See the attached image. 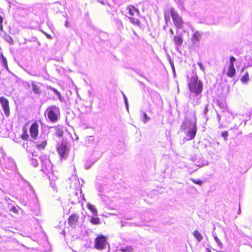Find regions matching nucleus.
<instances>
[{
	"mask_svg": "<svg viewBox=\"0 0 252 252\" xmlns=\"http://www.w3.org/2000/svg\"><path fill=\"white\" fill-rule=\"evenodd\" d=\"M189 87L191 93L198 94L202 92L203 85L200 81H198L197 76H193L191 78Z\"/></svg>",
	"mask_w": 252,
	"mask_h": 252,
	"instance_id": "obj_1",
	"label": "nucleus"
},
{
	"mask_svg": "<svg viewBox=\"0 0 252 252\" xmlns=\"http://www.w3.org/2000/svg\"><path fill=\"white\" fill-rule=\"evenodd\" d=\"M170 13L174 25L176 28V32L178 33V30L183 28L184 26V22L183 21L182 17L179 15L178 13L175 10L174 8H171Z\"/></svg>",
	"mask_w": 252,
	"mask_h": 252,
	"instance_id": "obj_2",
	"label": "nucleus"
},
{
	"mask_svg": "<svg viewBox=\"0 0 252 252\" xmlns=\"http://www.w3.org/2000/svg\"><path fill=\"white\" fill-rule=\"evenodd\" d=\"M46 112L48 119L52 122H55L58 119V115L59 114L60 110L59 107L55 105L49 107Z\"/></svg>",
	"mask_w": 252,
	"mask_h": 252,
	"instance_id": "obj_3",
	"label": "nucleus"
},
{
	"mask_svg": "<svg viewBox=\"0 0 252 252\" xmlns=\"http://www.w3.org/2000/svg\"><path fill=\"white\" fill-rule=\"evenodd\" d=\"M106 245V238L103 236H100L95 239V247L97 250H102Z\"/></svg>",
	"mask_w": 252,
	"mask_h": 252,
	"instance_id": "obj_4",
	"label": "nucleus"
},
{
	"mask_svg": "<svg viewBox=\"0 0 252 252\" xmlns=\"http://www.w3.org/2000/svg\"><path fill=\"white\" fill-rule=\"evenodd\" d=\"M236 59L233 56H231L230 57L229 67L226 72V75L229 77H233L236 73V69L234 65V63Z\"/></svg>",
	"mask_w": 252,
	"mask_h": 252,
	"instance_id": "obj_5",
	"label": "nucleus"
},
{
	"mask_svg": "<svg viewBox=\"0 0 252 252\" xmlns=\"http://www.w3.org/2000/svg\"><path fill=\"white\" fill-rule=\"evenodd\" d=\"M0 103L5 116L8 117L10 115L8 100L5 97L1 96L0 97Z\"/></svg>",
	"mask_w": 252,
	"mask_h": 252,
	"instance_id": "obj_6",
	"label": "nucleus"
},
{
	"mask_svg": "<svg viewBox=\"0 0 252 252\" xmlns=\"http://www.w3.org/2000/svg\"><path fill=\"white\" fill-rule=\"evenodd\" d=\"M57 148L61 159L66 158L68 153V150L66 145L63 144H59Z\"/></svg>",
	"mask_w": 252,
	"mask_h": 252,
	"instance_id": "obj_7",
	"label": "nucleus"
},
{
	"mask_svg": "<svg viewBox=\"0 0 252 252\" xmlns=\"http://www.w3.org/2000/svg\"><path fill=\"white\" fill-rule=\"evenodd\" d=\"M47 135L46 134L41 135L39 140L36 142V147L38 149H43L47 145Z\"/></svg>",
	"mask_w": 252,
	"mask_h": 252,
	"instance_id": "obj_8",
	"label": "nucleus"
},
{
	"mask_svg": "<svg viewBox=\"0 0 252 252\" xmlns=\"http://www.w3.org/2000/svg\"><path fill=\"white\" fill-rule=\"evenodd\" d=\"M79 218V216L77 214H72L68 219V225L72 228L76 227Z\"/></svg>",
	"mask_w": 252,
	"mask_h": 252,
	"instance_id": "obj_9",
	"label": "nucleus"
},
{
	"mask_svg": "<svg viewBox=\"0 0 252 252\" xmlns=\"http://www.w3.org/2000/svg\"><path fill=\"white\" fill-rule=\"evenodd\" d=\"M193 33L191 36V41L192 43L195 45L200 41L203 35V33L202 32L198 31H194L193 30Z\"/></svg>",
	"mask_w": 252,
	"mask_h": 252,
	"instance_id": "obj_10",
	"label": "nucleus"
},
{
	"mask_svg": "<svg viewBox=\"0 0 252 252\" xmlns=\"http://www.w3.org/2000/svg\"><path fill=\"white\" fill-rule=\"evenodd\" d=\"M173 41L176 47L178 49L183 43V37L182 33L178 34L173 36Z\"/></svg>",
	"mask_w": 252,
	"mask_h": 252,
	"instance_id": "obj_11",
	"label": "nucleus"
},
{
	"mask_svg": "<svg viewBox=\"0 0 252 252\" xmlns=\"http://www.w3.org/2000/svg\"><path fill=\"white\" fill-rule=\"evenodd\" d=\"M30 131L32 138L35 139L38 134V125L36 123L32 124L30 127Z\"/></svg>",
	"mask_w": 252,
	"mask_h": 252,
	"instance_id": "obj_12",
	"label": "nucleus"
},
{
	"mask_svg": "<svg viewBox=\"0 0 252 252\" xmlns=\"http://www.w3.org/2000/svg\"><path fill=\"white\" fill-rule=\"evenodd\" d=\"M126 9L130 16H134L135 15V14H136L137 16H139L140 15L139 10L132 5H128Z\"/></svg>",
	"mask_w": 252,
	"mask_h": 252,
	"instance_id": "obj_13",
	"label": "nucleus"
},
{
	"mask_svg": "<svg viewBox=\"0 0 252 252\" xmlns=\"http://www.w3.org/2000/svg\"><path fill=\"white\" fill-rule=\"evenodd\" d=\"M189 127V129L187 132V134L188 136L189 137L190 139H192L196 135L197 129L195 125L191 126Z\"/></svg>",
	"mask_w": 252,
	"mask_h": 252,
	"instance_id": "obj_14",
	"label": "nucleus"
},
{
	"mask_svg": "<svg viewBox=\"0 0 252 252\" xmlns=\"http://www.w3.org/2000/svg\"><path fill=\"white\" fill-rule=\"evenodd\" d=\"M39 83L35 81H32L31 85L32 87V90L33 93L37 94H40L41 93L40 87L38 85Z\"/></svg>",
	"mask_w": 252,
	"mask_h": 252,
	"instance_id": "obj_15",
	"label": "nucleus"
},
{
	"mask_svg": "<svg viewBox=\"0 0 252 252\" xmlns=\"http://www.w3.org/2000/svg\"><path fill=\"white\" fill-rule=\"evenodd\" d=\"M191 126H195V124L191 123L189 121L185 120L183 122L181 126V129L183 131L188 130Z\"/></svg>",
	"mask_w": 252,
	"mask_h": 252,
	"instance_id": "obj_16",
	"label": "nucleus"
},
{
	"mask_svg": "<svg viewBox=\"0 0 252 252\" xmlns=\"http://www.w3.org/2000/svg\"><path fill=\"white\" fill-rule=\"evenodd\" d=\"M206 148L209 155H214L215 154L216 150L212 143H210L208 145H206Z\"/></svg>",
	"mask_w": 252,
	"mask_h": 252,
	"instance_id": "obj_17",
	"label": "nucleus"
},
{
	"mask_svg": "<svg viewBox=\"0 0 252 252\" xmlns=\"http://www.w3.org/2000/svg\"><path fill=\"white\" fill-rule=\"evenodd\" d=\"M212 235H213V236L214 237V239L215 242L217 244L218 247L220 249H222L223 248V244L221 243V241L218 238L216 233L215 232H212Z\"/></svg>",
	"mask_w": 252,
	"mask_h": 252,
	"instance_id": "obj_18",
	"label": "nucleus"
},
{
	"mask_svg": "<svg viewBox=\"0 0 252 252\" xmlns=\"http://www.w3.org/2000/svg\"><path fill=\"white\" fill-rule=\"evenodd\" d=\"M87 208L91 211L92 213L95 215H97V211L96 208H95V206L91 204V203H88L87 205Z\"/></svg>",
	"mask_w": 252,
	"mask_h": 252,
	"instance_id": "obj_19",
	"label": "nucleus"
},
{
	"mask_svg": "<svg viewBox=\"0 0 252 252\" xmlns=\"http://www.w3.org/2000/svg\"><path fill=\"white\" fill-rule=\"evenodd\" d=\"M140 115L141 118H142V121L144 123H147L150 119V118L147 115V114L143 111H141Z\"/></svg>",
	"mask_w": 252,
	"mask_h": 252,
	"instance_id": "obj_20",
	"label": "nucleus"
},
{
	"mask_svg": "<svg viewBox=\"0 0 252 252\" xmlns=\"http://www.w3.org/2000/svg\"><path fill=\"white\" fill-rule=\"evenodd\" d=\"M55 130L56 135L59 137H62L63 136V127L60 126H56L55 127Z\"/></svg>",
	"mask_w": 252,
	"mask_h": 252,
	"instance_id": "obj_21",
	"label": "nucleus"
},
{
	"mask_svg": "<svg viewBox=\"0 0 252 252\" xmlns=\"http://www.w3.org/2000/svg\"><path fill=\"white\" fill-rule=\"evenodd\" d=\"M193 235L199 242L203 240V236L200 234V233L197 230H195L193 232Z\"/></svg>",
	"mask_w": 252,
	"mask_h": 252,
	"instance_id": "obj_22",
	"label": "nucleus"
},
{
	"mask_svg": "<svg viewBox=\"0 0 252 252\" xmlns=\"http://www.w3.org/2000/svg\"><path fill=\"white\" fill-rule=\"evenodd\" d=\"M0 59L1 60L2 63L6 70H8V67L6 59L3 56L2 53L0 54Z\"/></svg>",
	"mask_w": 252,
	"mask_h": 252,
	"instance_id": "obj_23",
	"label": "nucleus"
},
{
	"mask_svg": "<svg viewBox=\"0 0 252 252\" xmlns=\"http://www.w3.org/2000/svg\"><path fill=\"white\" fill-rule=\"evenodd\" d=\"M119 251H122L123 252H133V249L132 246H126L125 247H122L120 248Z\"/></svg>",
	"mask_w": 252,
	"mask_h": 252,
	"instance_id": "obj_24",
	"label": "nucleus"
},
{
	"mask_svg": "<svg viewBox=\"0 0 252 252\" xmlns=\"http://www.w3.org/2000/svg\"><path fill=\"white\" fill-rule=\"evenodd\" d=\"M249 80V75L248 72H246L245 74L243 75L241 79V82L243 84H246L248 83V81Z\"/></svg>",
	"mask_w": 252,
	"mask_h": 252,
	"instance_id": "obj_25",
	"label": "nucleus"
},
{
	"mask_svg": "<svg viewBox=\"0 0 252 252\" xmlns=\"http://www.w3.org/2000/svg\"><path fill=\"white\" fill-rule=\"evenodd\" d=\"M49 88L52 90L57 95L58 98L60 101H63V97L62 96L60 93L57 89H55L54 88H52L51 86H50Z\"/></svg>",
	"mask_w": 252,
	"mask_h": 252,
	"instance_id": "obj_26",
	"label": "nucleus"
},
{
	"mask_svg": "<svg viewBox=\"0 0 252 252\" xmlns=\"http://www.w3.org/2000/svg\"><path fill=\"white\" fill-rule=\"evenodd\" d=\"M4 40L9 44L12 45L14 43L12 38L8 34H5L4 37Z\"/></svg>",
	"mask_w": 252,
	"mask_h": 252,
	"instance_id": "obj_27",
	"label": "nucleus"
},
{
	"mask_svg": "<svg viewBox=\"0 0 252 252\" xmlns=\"http://www.w3.org/2000/svg\"><path fill=\"white\" fill-rule=\"evenodd\" d=\"M90 222L93 224H98L100 223V220L98 218L92 217L90 220Z\"/></svg>",
	"mask_w": 252,
	"mask_h": 252,
	"instance_id": "obj_28",
	"label": "nucleus"
},
{
	"mask_svg": "<svg viewBox=\"0 0 252 252\" xmlns=\"http://www.w3.org/2000/svg\"><path fill=\"white\" fill-rule=\"evenodd\" d=\"M130 22H132L133 24H139V21L137 19L135 18H130Z\"/></svg>",
	"mask_w": 252,
	"mask_h": 252,
	"instance_id": "obj_29",
	"label": "nucleus"
},
{
	"mask_svg": "<svg viewBox=\"0 0 252 252\" xmlns=\"http://www.w3.org/2000/svg\"><path fill=\"white\" fill-rule=\"evenodd\" d=\"M31 164L33 167H36L38 165V162L35 159H31Z\"/></svg>",
	"mask_w": 252,
	"mask_h": 252,
	"instance_id": "obj_30",
	"label": "nucleus"
},
{
	"mask_svg": "<svg viewBox=\"0 0 252 252\" xmlns=\"http://www.w3.org/2000/svg\"><path fill=\"white\" fill-rule=\"evenodd\" d=\"M222 136L224 138V140H226L227 139V137L228 135V131H223L221 133Z\"/></svg>",
	"mask_w": 252,
	"mask_h": 252,
	"instance_id": "obj_31",
	"label": "nucleus"
},
{
	"mask_svg": "<svg viewBox=\"0 0 252 252\" xmlns=\"http://www.w3.org/2000/svg\"><path fill=\"white\" fill-rule=\"evenodd\" d=\"M191 181L192 182H193L195 184H196L197 185H201L202 184V181H201V180H198V181H196L195 179H191Z\"/></svg>",
	"mask_w": 252,
	"mask_h": 252,
	"instance_id": "obj_32",
	"label": "nucleus"
},
{
	"mask_svg": "<svg viewBox=\"0 0 252 252\" xmlns=\"http://www.w3.org/2000/svg\"><path fill=\"white\" fill-rule=\"evenodd\" d=\"M208 104H206L205 105V107L204 108V109L203 110V113L204 114V115H206L207 113H208Z\"/></svg>",
	"mask_w": 252,
	"mask_h": 252,
	"instance_id": "obj_33",
	"label": "nucleus"
},
{
	"mask_svg": "<svg viewBox=\"0 0 252 252\" xmlns=\"http://www.w3.org/2000/svg\"><path fill=\"white\" fill-rule=\"evenodd\" d=\"M123 96H124V99H125V103H126V105L127 110H128V107L127 99L126 96L123 93Z\"/></svg>",
	"mask_w": 252,
	"mask_h": 252,
	"instance_id": "obj_34",
	"label": "nucleus"
},
{
	"mask_svg": "<svg viewBox=\"0 0 252 252\" xmlns=\"http://www.w3.org/2000/svg\"><path fill=\"white\" fill-rule=\"evenodd\" d=\"M94 140V137L93 136H89L87 137L86 141H88L89 143H90Z\"/></svg>",
	"mask_w": 252,
	"mask_h": 252,
	"instance_id": "obj_35",
	"label": "nucleus"
},
{
	"mask_svg": "<svg viewBox=\"0 0 252 252\" xmlns=\"http://www.w3.org/2000/svg\"><path fill=\"white\" fill-rule=\"evenodd\" d=\"M198 64L200 67V68L204 72L205 71V67L201 63H198Z\"/></svg>",
	"mask_w": 252,
	"mask_h": 252,
	"instance_id": "obj_36",
	"label": "nucleus"
},
{
	"mask_svg": "<svg viewBox=\"0 0 252 252\" xmlns=\"http://www.w3.org/2000/svg\"><path fill=\"white\" fill-rule=\"evenodd\" d=\"M217 120H218V122L220 123V119H221V117L219 114H217Z\"/></svg>",
	"mask_w": 252,
	"mask_h": 252,
	"instance_id": "obj_37",
	"label": "nucleus"
},
{
	"mask_svg": "<svg viewBox=\"0 0 252 252\" xmlns=\"http://www.w3.org/2000/svg\"><path fill=\"white\" fill-rule=\"evenodd\" d=\"M45 35L46 36V37H47L48 38H49V39H52V36H51V35L48 34H47V33H45Z\"/></svg>",
	"mask_w": 252,
	"mask_h": 252,
	"instance_id": "obj_38",
	"label": "nucleus"
},
{
	"mask_svg": "<svg viewBox=\"0 0 252 252\" xmlns=\"http://www.w3.org/2000/svg\"><path fill=\"white\" fill-rule=\"evenodd\" d=\"M64 26L66 28L69 27V23H68V21H65Z\"/></svg>",
	"mask_w": 252,
	"mask_h": 252,
	"instance_id": "obj_39",
	"label": "nucleus"
},
{
	"mask_svg": "<svg viewBox=\"0 0 252 252\" xmlns=\"http://www.w3.org/2000/svg\"><path fill=\"white\" fill-rule=\"evenodd\" d=\"M170 63L172 66L173 70H174V66L173 63L171 61H170Z\"/></svg>",
	"mask_w": 252,
	"mask_h": 252,
	"instance_id": "obj_40",
	"label": "nucleus"
},
{
	"mask_svg": "<svg viewBox=\"0 0 252 252\" xmlns=\"http://www.w3.org/2000/svg\"><path fill=\"white\" fill-rule=\"evenodd\" d=\"M3 22V18L0 15V24H2Z\"/></svg>",
	"mask_w": 252,
	"mask_h": 252,
	"instance_id": "obj_41",
	"label": "nucleus"
},
{
	"mask_svg": "<svg viewBox=\"0 0 252 252\" xmlns=\"http://www.w3.org/2000/svg\"><path fill=\"white\" fill-rule=\"evenodd\" d=\"M170 32L171 35H173L174 33V31H173V30L172 29H170Z\"/></svg>",
	"mask_w": 252,
	"mask_h": 252,
	"instance_id": "obj_42",
	"label": "nucleus"
},
{
	"mask_svg": "<svg viewBox=\"0 0 252 252\" xmlns=\"http://www.w3.org/2000/svg\"><path fill=\"white\" fill-rule=\"evenodd\" d=\"M0 30L2 31L3 30V26L2 24H0Z\"/></svg>",
	"mask_w": 252,
	"mask_h": 252,
	"instance_id": "obj_43",
	"label": "nucleus"
},
{
	"mask_svg": "<svg viewBox=\"0 0 252 252\" xmlns=\"http://www.w3.org/2000/svg\"><path fill=\"white\" fill-rule=\"evenodd\" d=\"M28 137V135H27L26 136H23V139H26V138Z\"/></svg>",
	"mask_w": 252,
	"mask_h": 252,
	"instance_id": "obj_44",
	"label": "nucleus"
},
{
	"mask_svg": "<svg viewBox=\"0 0 252 252\" xmlns=\"http://www.w3.org/2000/svg\"><path fill=\"white\" fill-rule=\"evenodd\" d=\"M240 213H241V209H240V207H239V210H238V214H240Z\"/></svg>",
	"mask_w": 252,
	"mask_h": 252,
	"instance_id": "obj_45",
	"label": "nucleus"
},
{
	"mask_svg": "<svg viewBox=\"0 0 252 252\" xmlns=\"http://www.w3.org/2000/svg\"><path fill=\"white\" fill-rule=\"evenodd\" d=\"M206 249H207V251L208 252H212L209 249L207 248Z\"/></svg>",
	"mask_w": 252,
	"mask_h": 252,
	"instance_id": "obj_46",
	"label": "nucleus"
},
{
	"mask_svg": "<svg viewBox=\"0 0 252 252\" xmlns=\"http://www.w3.org/2000/svg\"><path fill=\"white\" fill-rule=\"evenodd\" d=\"M89 167H90V166H87L86 165V169H89Z\"/></svg>",
	"mask_w": 252,
	"mask_h": 252,
	"instance_id": "obj_47",
	"label": "nucleus"
},
{
	"mask_svg": "<svg viewBox=\"0 0 252 252\" xmlns=\"http://www.w3.org/2000/svg\"><path fill=\"white\" fill-rule=\"evenodd\" d=\"M218 252H223L222 251H218Z\"/></svg>",
	"mask_w": 252,
	"mask_h": 252,
	"instance_id": "obj_48",
	"label": "nucleus"
},
{
	"mask_svg": "<svg viewBox=\"0 0 252 252\" xmlns=\"http://www.w3.org/2000/svg\"><path fill=\"white\" fill-rule=\"evenodd\" d=\"M232 115H233V118H234V114H232Z\"/></svg>",
	"mask_w": 252,
	"mask_h": 252,
	"instance_id": "obj_49",
	"label": "nucleus"
},
{
	"mask_svg": "<svg viewBox=\"0 0 252 252\" xmlns=\"http://www.w3.org/2000/svg\"><path fill=\"white\" fill-rule=\"evenodd\" d=\"M165 20H166L167 18H166V16L165 17Z\"/></svg>",
	"mask_w": 252,
	"mask_h": 252,
	"instance_id": "obj_50",
	"label": "nucleus"
}]
</instances>
